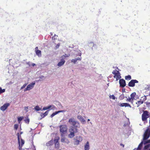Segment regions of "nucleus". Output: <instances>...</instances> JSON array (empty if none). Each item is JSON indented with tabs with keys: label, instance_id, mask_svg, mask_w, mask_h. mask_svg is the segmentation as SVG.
<instances>
[{
	"label": "nucleus",
	"instance_id": "obj_1",
	"mask_svg": "<svg viewBox=\"0 0 150 150\" xmlns=\"http://www.w3.org/2000/svg\"><path fill=\"white\" fill-rule=\"evenodd\" d=\"M69 123L72 125L75 128H79L80 127V124L79 122L76 121L74 118H70L68 121Z\"/></svg>",
	"mask_w": 150,
	"mask_h": 150
},
{
	"label": "nucleus",
	"instance_id": "obj_2",
	"mask_svg": "<svg viewBox=\"0 0 150 150\" xmlns=\"http://www.w3.org/2000/svg\"><path fill=\"white\" fill-rule=\"evenodd\" d=\"M69 132L70 133L68 135V137L69 138H71L74 136L75 133L78 132V130L77 128H75V130H74V127H71L69 129Z\"/></svg>",
	"mask_w": 150,
	"mask_h": 150
},
{
	"label": "nucleus",
	"instance_id": "obj_3",
	"mask_svg": "<svg viewBox=\"0 0 150 150\" xmlns=\"http://www.w3.org/2000/svg\"><path fill=\"white\" fill-rule=\"evenodd\" d=\"M60 132L62 136L66 134L67 131V127L65 125H62L59 126Z\"/></svg>",
	"mask_w": 150,
	"mask_h": 150
},
{
	"label": "nucleus",
	"instance_id": "obj_4",
	"mask_svg": "<svg viewBox=\"0 0 150 150\" xmlns=\"http://www.w3.org/2000/svg\"><path fill=\"white\" fill-rule=\"evenodd\" d=\"M75 144L78 145L83 140V137L81 136H76L74 138Z\"/></svg>",
	"mask_w": 150,
	"mask_h": 150
},
{
	"label": "nucleus",
	"instance_id": "obj_5",
	"mask_svg": "<svg viewBox=\"0 0 150 150\" xmlns=\"http://www.w3.org/2000/svg\"><path fill=\"white\" fill-rule=\"evenodd\" d=\"M112 73L114 74V77L116 79V81L121 78L120 74L118 71L114 70L112 71Z\"/></svg>",
	"mask_w": 150,
	"mask_h": 150
},
{
	"label": "nucleus",
	"instance_id": "obj_6",
	"mask_svg": "<svg viewBox=\"0 0 150 150\" xmlns=\"http://www.w3.org/2000/svg\"><path fill=\"white\" fill-rule=\"evenodd\" d=\"M150 136V128H148L145 132L143 135V140L148 139Z\"/></svg>",
	"mask_w": 150,
	"mask_h": 150
},
{
	"label": "nucleus",
	"instance_id": "obj_7",
	"mask_svg": "<svg viewBox=\"0 0 150 150\" xmlns=\"http://www.w3.org/2000/svg\"><path fill=\"white\" fill-rule=\"evenodd\" d=\"M18 140L19 144L18 149L19 150H21L23 145L24 144V141L22 139H20L19 135L18 136Z\"/></svg>",
	"mask_w": 150,
	"mask_h": 150
},
{
	"label": "nucleus",
	"instance_id": "obj_8",
	"mask_svg": "<svg viewBox=\"0 0 150 150\" xmlns=\"http://www.w3.org/2000/svg\"><path fill=\"white\" fill-rule=\"evenodd\" d=\"M149 117L148 112L146 111H144L142 115V119L143 121H145L147 118Z\"/></svg>",
	"mask_w": 150,
	"mask_h": 150
},
{
	"label": "nucleus",
	"instance_id": "obj_9",
	"mask_svg": "<svg viewBox=\"0 0 150 150\" xmlns=\"http://www.w3.org/2000/svg\"><path fill=\"white\" fill-rule=\"evenodd\" d=\"M35 84V82H33L32 83L28 85L26 88H25L24 91H29L33 88Z\"/></svg>",
	"mask_w": 150,
	"mask_h": 150
},
{
	"label": "nucleus",
	"instance_id": "obj_10",
	"mask_svg": "<svg viewBox=\"0 0 150 150\" xmlns=\"http://www.w3.org/2000/svg\"><path fill=\"white\" fill-rule=\"evenodd\" d=\"M81 57H79L74 59H72L71 60V62L73 64H75L77 63V61H80L81 60Z\"/></svg>",
	"mask_w": 150,
	"mask_h": 150
},
{
	"label": "nucleus",
	"instance_id": "obj_11",
	"mask_svg": "<svg viewBox=\"0 0 150 150\" xmlns=\"http://www.w3.org/2000/svg\"><path fill=\"white\" fill-rule=\"evenodd\" d=\"M138 83V81L136 80H131L130 82H129L128 85L130 87H133L135 85V83Z\"/></svg>",
	"mask_w": 150,
	"mask_h": 150
},
{
	"label": "nucleus",
	"instance_id": "obj_12",
	"mask_svg": "<svg viewBox=\"0 0 150 150\" xmlns=\"http://www.w3.org/2000/svg\"><path fill=\"white\" fill-rule=\"evenodd\" d=\"M10 105L9 103H7L5 104L4 105L1 106L0 108L1 110L4 111Z\"/></svg>",
	"mask_w": 150,
	"mask_h": 150
},
{
	"label": "nucleus",
	"instance_id": "obj_13",
	"mask_svg": "<svg viewBox=\"0 0 150 150\" xmlns=\"http://www.w3.org/2000/svg\"><path fill=\"white\" fill-rule=\"evenodd\" d=\"M64 136H62V137L61 139V142H62L65 143L67 144H69V141L68 139L65 137Z\"/></svg>",
	"mask_w": 150,
	"mask_h": 150
},
{
	"label": "nucleus",
	"instance_id": "obj_14",
	"mask_svg": "<svg viewBox=\"0 0 150 150\" xmlns=\"http://www.w3.org/2000/svg\"><path fill=\"white\" fill-rule=\"evenodd\" d=\"M119 83L120 86L124 87L126 85L125 81L123 79H121L119 81Z\"/></svg>",
	"mask_w": 150,
	"mask_h": 150
},
{
	"label": "nucleus",
	"instance_id": "obj_15",
	"mask_svg": "<svg viewBox=\"0 0 150 150\" xmlns=\"http://www.w3.org/2000/svg\"><path fill=\"white\" fill-rule=\"evenodd\" d=\"M77 118L78 119L81 121L82 123L85 124L86 123V120L81 115H78L77 117Z\"/></svg>",
	"mask_w": 150,
	"mask_h": 150
},
{
	"label": "nucleus",
	"instance_id": "obj_16",
	"mask_svg": "<svg viewBox=\"0 0 150 150\" xmlns=\"http://www.w3.org/2000/svg\"><path fill=\"white\" fill-rule=\"evenodd\" d=\"M90 149V144L89 142L87 141L84 145V150H89Z\"/></svg>",
	"mask_w": 150,
	"mask_h": 150
},
{
	"label": "nucleus",
	"instance_id": "obj_17",
	"mask_svg": "<svg viewBox=\"0 0 150 150\" xmlns=\"http://www.w3.org/2000/svg\"><path fill=\"white\" fill-rule=\"evenodd\" d=\"M65 62V60L64 59H61L60 61L57 64V65L59 67H61L64 64Z\"/></svg>",
	"mask_w": 150,
	"mask_h": 150
},
{
	"label": "nucleus",
	"instance_id": "obj_18",
	"mask_svg": "<svg viewBox=\"0 0 150 150\" xmlns=\"http://www.w3.org/2000/svg\"><path fill=\"white\" fill-rule=\"evenodd\" d=\"M65 112V110H59L57 111H56L55 112H54L50 116V117H53L55 115H57V114L60 113V112Z\"/></svg>",
	"mask_w": 150,
	"mask_h": 150
},
{
	"label": "nucleus",
	"instance_id": "obj_19",
	"mask_svg": "<svg viewBox=\"0 0 150 150\" xmlns=\"http://www.w3.org/2000/svg\"><path fill=\"white\" fill-rule=\"evenodd\" d=\"M143 142H142L139 145L138 148H135L133 150H141L142 148Z\"/></svg>",
	"mask_w": 150,
	"mask_h": 150
},
{
	"label": "nucleus",
	"instance_id": "obj_20",
	"mask_svg": "<svg viewBox=\"0 0 150 150\" xmlns=\"http://www.w3.org/2000/svg\"><path fill=\"white\" fill-rule=\"evenodd\" d=\"M49 109L50 110H55L56 109V108L54 105H52L48 106Z\"/></svg>",
	"mask_w": 150,
	"mask_h": 150
},
{
	"label": "nucleus",
	"instance_id": "obj_21",
	"mask_svg": "<svg viewBox=\"0 0 150 150\" xmlns=\"http://www.w3.org/2000/svg\"><path fill=\"white\" fill-rule=\"evenodd\" d=\"M136 93L135 92H134L132 93L130 95V98L133 101L135 99L134 97L136 96Z\"/></svg>",
	"mask_w": 150,
	"mask_h": 150
},
{
	"label": "nucleus",
	"instance_id": "obj_22",
	"mask_svg": "<svg viewBox=\"0 0 150 150\" xmlns=\"http://www.w3.org/2000/svg\"><path fill=\"white\" fill-rule=\"evenodd\" d=\"M49 110L47 111L44 113H41L40 115L43 118L47 115L48 113Z\"/></svg>",
	"mask_w": 150,
	"mask_h": 150
},
{
	"label": "nucleus",
	"instance_id": "obj_23",
	"mask_svg": "<svg viewBox=\"0 0 150 150\" xmlns=\"http://www.w3.org/2000/svg\"><path fill=\"white\" fill-rule=\"evenodd\" d=\"M150 144L145 146L144 150H150Z\"/></svg>",
	"mask_w": 150,
	"mask_h": 150
},
{
	"label": "nucleus",
	"instance_id": "obj_24",
	"mask_svg": "<svg viewBox=\"0 0 150 150\" xmlns=\"http://www.w3.org/2000/svg\"><path fill=\"white\" fill-rule=\"evenodd\" d=\"M36 53L37 55L39 57H40L41 55V51L40 50H37L36 51Z\"/></svg>",
	"mask_w": 150,
	"mask_h": 150
},
{
	"label": "nucleus",
	"instance_id": "obj_25",
	"mask_svg": "<svg viewBox=\"0 0 150 150\" xmlns=\"http://www.w3.org/2000/svg\"><path fill=\"white\" fill-rule=\"evenodd\" d=\"M70 55V54H65L64 55L62 56L61 57L62 59H64L66 58L67 57H69Z\"/></svg>",
	"mask_w": 150,
	"mask_h": 150
},
{
	"label": "nucleus",
	"instance_id": "obj_26",
	"mask_svg": "<svg viewBox=\"0 0 150 150\" xmlns=\"http://www.w3.org/2000/svg\"><path fill=\"white\" fill-rule=\"evenodd\" d=\"M53 144V142L52 141H50L48 142L46 144V145L47 146H50L51 145H52Z\"/></svg>",
	"mask_w": 150,
	"mask_h": 150
},
{
	"label": "nucleus",
	"instance_id": "obj_27",
	"mask_svg": "<svg viewBox=\"0 0 150 150\" xmlns=\"http://www.w3.org/2000/svg\"><path fill=\"white\" fill-rule=\"evenodd\" d=\"M34 109L37 111H38L40 110H41V108H40L37 105L34 108Z\"/></svg>",
	"mask_w": 150,
	"mask_h": 150
},
{
	"label": "nucleus",
	"instance_id": "obj_28",
	"mask_svg": "<svg viewBox=\"0 0 150 150\" xmlns=\"http://www.w3.org/2000/svg\"><path fill=\"white\" fill-rule=\"evenodd\" d=\"M126 101H127L130 102L132 104L133 103V101L132 99H131V98L129 97L127 99Z\"/></svg>",
	"mask_w": 150,
	"mask_h": 150
},
{
	"label": "nucleus",
	"instance_id": "obj_29",
	"mask_svg": "<svg viewBox=\"0 0 150 150\" xmlns=\"http://www.w3.org/2000/svg\"><path fill=\"white\" fill-rule=\"evenodd\" d=\"M143 101H138L137 103H136V104H137V103L138 104V105L137 106V107H138L139 106V105L143 104Z\"/></svg>",
	"mask_w": 150,
	"mask_h": 150
},
{
	"label": "nucleus",
	"instance_id": "obj_30",
	"mask_svg": "<svg viewBox=\"0 0 150 150\" xmlns=\"http://www.w3.org/2000/svg\"><path fill=\"white\" fill-rule=\"evenodd\" d=\"M125 98V95L123 94H122L121 95L120 97H119V98L120 100H123Z\"/></svg>",
	"mask_w": 150,
	"mask_h": 150
},
{
	"label": "nucleus",
	"instance_id": "obj_31",
	"mask_svg": "<svg viewBox=\"0 0 150 150\" xmlns=\"http://www.w3.org/2000/svg\"><path fill=\"white\" fill-rule=\"evenodd\" d=\"M23 117H18V120L19 123H20V122L23 119Z\"/></svg>",
	"mask_w": 150,
	"mask_h": 150
},
{
	"label": "nucleus",
	"instance_id": "obj_32",
	"mask_svg": "<svg viewBox=\"0 0 150 150\" xmlns=\"http://www.w3.org/2000/svg\"><path fill=\"white\" fill-rule=\"evenodd\" d=\"M131 78V76L130 75H128L125 77V79L126 80H130Z\"/></svg>",
	"mask_w": 150,
	"mask_h": 150
},
{
	"label": "nucleus",
	"instance_id": "obj_33",
	"mask_svg": "<svg viewBox=\"0 0 150 150\" xmlns=\"http://www.w3.org/2000/svg\"><path fill=\"white\" fill-rule=\"evenodd\" d=\"M124 105H125L124 106L125 107H129L130 108H131V105L128 103H125Z\"/></svg>",
	"mask_w": 150,
	"mask_h": 150
},
{
	"label": "nucleus",
	"instance_id": "obj_34",
	"mask_svg": "<svg viewBox=\"0 0 150 150\" xmlns=\"http://www.w3.org/2000/svg\"><path fill=\"white\" fill-rule=\"evenodd\" d=\"M5 89H2L0 87V94L5 92Z\"/></svg>",
	"mask_w": 150,
	"mask_h": 150
},
{
	"label": "nucleus",
	"instance_id": "obj_35",
	"mask_svg": "<svg viewBox=\"0 0 150 150\" xmlns=\"http://www.w3.org/2000/svg\"><path fill=\"white\" fill-rule=\"evenodd\" d=\"M109 97L110 98H112V99L113 100H115V96L114 95H110L109 96Z\"/></svg>",
	"mask_w": 150,
	"mask_h": 150
},
{
	"label": "nucleus",
	"instance_id": "obj_36",
	"mask_svg": "<svg viewBox=\"0 0 150 150\" xmlns=\"http://www.w3.org/2000/svg\"><path fill=\"white\" fill-rule=\"evenodd\" d=\"M55 146L56 148H58L59 146V143L58 142L55 143Z\"/></svg>",
	"mask_w": 150,
	"mask_h": 150
},
{
	"label": "nucleus",
	"instance_id": "obj_37",
	"mask_svg": "<svg viewBox=\"0 0 150 150\" xmlns=\"http://www.w3.org/2000/svg\"><path fill=\"white\" fill-rule=\"evenodd\" d=\"M59 138L58 137H56L55 139L54 140V142L55 143L58 142V140H59Z\"/></svg>",
	"mask_w": 150,
	"mask_h": 150
},
{
	"label": "nucleus",
	"instance_id": "obj_38",
	"mask_svg": "<svg viewBox=\"0 0 150 150\" xmlns=\"http://www.w3.org/2000/svg\"><path fill=\"white\" fill-rule=\"evenodd\" d=\"M57 35H54V36L52 37V40H55V39H57Z\"/></svg>",
	"mask_w": 150,
	"mask_h": 150
},
{
	"label": "nucleus",
	"instance_id": "obj_39",
	"mask_svg": "<svg viewBox=\"0 0 150 150\" xmlns=\"http://www.w3.org/2000/svg\"><path fill=\"white\" fill-rule=\"evenodd\" d=\"M125 103H119L118 104V105L119 106L121 107H124L125 105Z\"/></svg>",
	"mask_w": 150,
	"mask_h": 150
},
{
	"label": "nucleus",
	"instance_id": "obj_40",
	"mask_svg": "<svg viewBox=\"0 0 150 150\" xmlns=\"http://www.w3.org/2000/svg\"><path fill=\"white\" fill-rule=\"evenodd\" d=\"M27 83L24 84L22 86L21 88V90H22L27 85Z\"/></svg>",
	"mask_w": 150,
	"mask_h": 150
},
{
	"label": "nucleus",
	"instance_id": "obj_41",
	"mask_svg": "<svg viewBox=\"0 0 150 150\" xmlns=\"http://www.w3.org/2000/svg\"><path fill=\"white\" fill-rule=\"evenodd\" d=\"M25 122L28 124L30 120L28 118H27L25 120Z\"/></svg>",
	"mask_w": 150,
	"mask_h": 150
},
{
	"label": "nucleus",
	"instance_id": "obj_42",
	"mask_svg": "<svg viewBox=\"0 0 150 150\" xmlns=\"http://www.w3.org/2000/svg\"><path fill=\"white\" fill-rule=\"evenodd\" d=\"M18 127V125L17 124H15L14 125V128L17 130Z\"/></svg>",
	"mask_w": 150,
	"mask_h": 150
},
{
	"label": "nucleus",
	"instance_id": "obj_43",
	"mask_svg": "<svg viewBox=\"0 0 150 150\" xmlns=\"http://www.w3.org/2000/svg\"><path fill=\"white\" fill-rule=\"evenodd\" d=\"M49 109V106H47L44 107L43 108V110H48Z\"/></svg>",
	"mask_w": 150,
	"mask_h": 150
},
{
	"label": "nucleus",
	"instance_id": "obj_44",
	"mask_svg": "<svg viewBox=\"0 0 150 150\" xmlns=\"http://www.w3.org/2000/svg\"><path fill=\"white\" fill-rule=\"evenodd\" d=\"M28 106L25 107L24 108L25 110L26 111V112H28Z\"/></svg>",
	"mask_w": 150,
	"mask_h": 150
},
{
	"label": "nucleus",
	"instance_id": "obj_45",
	"mask_svg": "<svg viewBox=\"0 0 150 150\" xmlns=\"http://www.w3.org/2000/svg\"><path fill=\"white\" fill-rule=\"evenodd\" d=\"M150 143V139L148 140L146 142H144V144H146V143Z\"/></svg>",
	"mask_w": 150,
	"mask_h": 150
},
{
	"label": "nucleus",
	"instance_id": "obj_46",
	"mask_svg": "<svg viewBox=\"0 0 150 150\" xmlns=\"http://www.w3.org/2000/svg\"><path fill=\"white\" fill-rule=\"evenodd\" d=\"M40 78L42 79H45V77L43 76H41L40 77Z\"/></svg>",
	"mask_w": 150,
	"mask_h": 150
},
{
	"label": "nucleus",
	"instance_id": "obj_47",
	"mask_svg": "<svg viewBox=\"0 0 150 150\" xmlns=\"http://www.w3.org/2000/svg\"><path fill=\"white\" fill-rule=\"evenodd\" d=\"M60 45V44L59 43H58V44L56 46V48H59V46Z\"/></svg>",
	"mask_w": 150,
	"mask_h": 150
},
{
	"label": "nucleus",
	"instance_id": "obj_48",
	"mask_svg": "<svg viewBox=\"0 0 150 150\" xmlns=\"http://www.w3.org/2000/svg\"><path fill=\"white\" fill-rule=\"evenodd\" d=\"M30 62H28L27 63V64H28V65H29V66H30L31 65L30 64Z\"/></svg>",
	"mask_w": 150,
	"mask_h": 150
},
{
	"label": "nucleus",
	"instance_id": "obj_49",
	"mask_svg": "<svg viewBox=\"0 0 150 150\" xmlns=\"http://www.w3.org/2000/svg\"><path fill=\"white\" fill-rule=\"evenodd\" d=\"M31 65H32L33 66H34L36 65V64L34 63H32Z\"/></svg>",
	"mask_w": 150,
	"mask_h": 150
},
{
	"label": "nucleus",
	"instance_id": "obj_50",
	"mask_svg": "<svg viewBox=\"0 0 150 150\" xmlns=\"http://www.w3.org/2000/svg\"><path fill=\"white\" fill-rule=\"evenodd\" d=\"M38 49V47H35V50H36V51L37 50H37Z\"/></svg>",
	"mask_w": 150,
	"mask_h": 150
},
{
	"label": "nucleus",
	"instance_id": "obj_51",
	"mask_svg": "<svg viewBox=\"0 0 150 150\" xmlns=\"http://www.w3.org/2000/svg\"><path fill=\"white\" fill-rule=\"evenodd\" d=\"M90 120V119H88V121H89Z\"/></svg>",
	"mask_w": 150,
	"mask_h": 150
},
{
	"label": "nucleus",
	"instance_id": "obj_52",
	"mask_svg": "<svg viewBox=\"0 0 150 150\" xmlns=\"http://www.w3.org/2000/svg\"><path fill=\"white\" fill-rule=\"evenodd\" d=\"M51 35H52V33H51Z\"/></svg>",
	"mask_w": 150,
	"mask_h": 150
},
{
	"label": "nucleus",
	"instance_id": "obj_53",
	"mask_svg": "<svg viewBox=\"0 0 150 150\" xmlns=\"http://www.w3.org/2000/svg\"><path fill=\"white\" fill-rule=\"evenodd\" d=\"M90 123H91V124H92L91 122H90Z\"/></svg>",
	"mask_w": 150,
	"mask_h": 150
},
{
	"label": "nucleus",
	"instance_id": "obj_54",
	"mask_svg": "<svg viewBox=\"0 0 150 150\" xmlns=\"http://www.w3.org/2000/svg\"><path fill=\"white\" fill-rule=\"evenodd\" d=\"M80 56H81V54H80V55H79Z\"/></svg>",
	"mask_w": 150,
	"mask_h": 150
},
{
	"label": "nucleus",
	"instance_id": "obj_55",
	"mask_svg": "<svg viewBox=\"0 0 150 150\" xmlns=\"http://www.w3.org/2000/svg\"><path fill=\"white\" fill-rule=\"evenodd\" d=\"M146 99V98H145V99Z\"/></svg>",
	"mask_w": 150,
	"mask_h": 150
},
{
	"label": "nucleus",
	"instance_id": "obj_56",
	"mask_svg": "<svg viewBox=\"0 0 150 150\" xmlns=\"http://www.w3.org/2000/svg\"><path fill=\"white\" fill-rule=\"evenodd\" d=\"M146 99V98H145V99Z\"/></svg>",
	"mask_w": 150,
	"mask_h": 150
},
{
	"label": "nucleus",
	"instance_id": "obj_57",
	"mask_svg": "<svg viewBox=\"0 0 150 150\" xmlns=\"http://www.w3.org/2000/svg\"><path fill=\"white\" fill-rule=\"evenodd\" d=\"M149 95L150 96V93H149Z\"/></svg>",
	"mask_w": 150,
	"mask_h": 150
}]
</instances>
